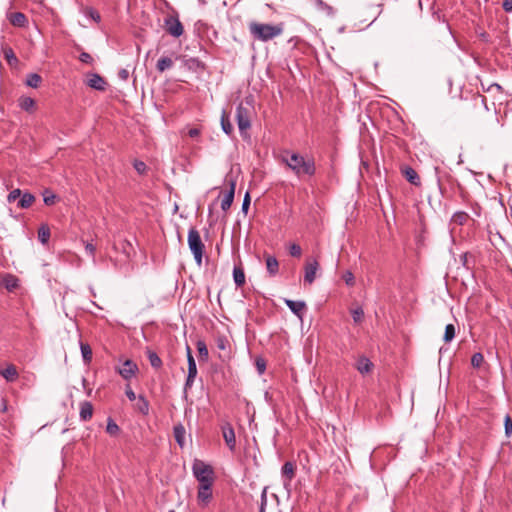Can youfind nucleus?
I'll return each mask as SVG.
<instances>
[{
	"label": "nucleus",
	"mask_w": 512,
	"mask_h": 512,
	"mask_svg": "<svg viewBox=\"0 0 512 512\" xmlns=\"http://www.w3.org/2000/svg\"><path fill=\"white\" fill-rule=\"evenodd\" d=\"M125 394L127 396V398L130 400V401H134L136 400L138 397H136V394L134 393V391L130 388V386H127L126 390H125Z\"/></svg>",
	"instance_id": "nucleus-53"
},
{
	"label": "nucleus",
	"mask_w": 512,
	"mask_h": 512,
	"mask_svg": "<svg viewBox=\"0 0 512 512\" xmlns=\"http://www.w3.org/2000/svg\"><path fill=\"white\" fill-rule=\"evenodd\" d=\"M197 350H198V353H199V356L203 359H207L208 358V349H207V346H206V343L202 340H199L197 342Z\"/></svg>",
	"instance_id": "nucleus-41"
},
{
	"label": "nucleus",
	"mask_w": 512,
	"mask_h": 512,
	"mask_svg": "<svg viewBox=\"0 0 512 512\" xmlns=\"http://www.w3.org/2000/svg\"><path fill=\"white\" fill-rule=\"evenodd\" d=\"M402 173L405 176L406 180L411 184L418 186L421 184L420 177L417 172L410 166H405L402 169Z\"/></svg>",
	"instance_id": "nucleus-16"
},
{
	"label": "nucleus",
	"mask_w": 512,
	"mask_h": 512,
	"mask_svg": "<svg viewBox=\"0 0 512 512\" xmlns=\"http://www.w3.org/2000/svg\"><path fill=\"white\" fill-rule=\"evenodd\" d=\"M504 432L507 438L512 436V419L509 415H506L504 419Z\"/></svg>",
	"instance_id": "nucleus-42"
},
{
	"label": "nucleus",
	"mask_w": 512,
	"mask_h": 512,
	"mask_svg": "<svg viewBox=\"0 0 512 512\" xmlns=\"http://www.w3.org/2000/svg\"><path fill=\"white\" fill-rule=\"evenodd\" d=\"M316 7L322 11H324L328 16L333 17L335 15V9L329 4L325 3L322 0H316Z\"/></svg>",
	"instance_id": "nucleus-36"
},
{
	"label": "nucleus",
	"mask_w": 512,
	"mask_h": 512,
	"mask_svg": "<svg viewBox=\"0 0 512 512\" xmlns=\"http://www.w3.org/2000/svg\"><path fill=\"white\" fill-rule=\"evenodd\" d=\"M234 193H235V183L231 182L230 189L228 190V192L225 194V196L223 197V199L221 201V209L223 211H226L231 207V205L233 203V199H234Z\"/></svg>",
	"instance_id": "nucleus-17"
},
{
	"label": "nucleus",
	"mask_w": 512,
	"mask_h": 512,
	"mask_svg": "<svg viewBox=\"0 0 512 512\" xmlns=\"http://www.w3.org/2000/svg\"><path fill=\"white\" fill-rule=\"evenodd\" d=\"M343 280L345 281L346 285L353 286L355 283V278L352 272L346 271L343 274Z\"/></svg>",
	"instance_id": "nucleus-48"
},
{
	"label": "nucleus",
	"mask_w": 512,
	"mask_h": 512,
	"mask_svg": "<svg viewBox=\"0 0 512 512\" xmlns=\"http://www.w3.org/2000/svg\"><path fill=\"white\" fill-rule=\"evenodd\" d=\"M85 249L90 255L94 254L95 247L91 243L86 244Z\"/></svg>",
	"instance_id": "nucleus-58"
},
{
	"label": "nucleus",
	"mask_w": 512,
	"mask_h": 512,
	"mask_svg": "<svg viewBox=\"0 0 512 512\" xmlns=\"http://www.w3.org/2000/svg\"><path fill=\"white\" fill-rule=\"evenodd\" d=\"M483 361L484 356L480 352L474 353L471 357V365L474 368H479L482 365Z\"/></svg>",
	"instance_id": "nucleus-40"
},
{
	"label": "nucleus",
	"mask_w": 512,
	"mask_h": 512,
	"mask_svg": "<svg viewBox=\"0 0 512 512\" xmlns=\"http://www.w3.org/2000/svg\"><path fill=\"white\" fill-rule=\"evenodd\" d=\"M285 304L293 314H295L298 318L302 319L303 311L306 308V303L304 301L286 299Z\"/></svg>",
	"instance_id": "nucleus-12"
},
{
	"label": "nucleus",
	"mask_w": 512,
	"mask_h": 512,
	"mask_svg": "<svg viewBox=\"0 0 512 512\" xmlns=\"http://www.w3.org/2000/svg\"><path fill=\"white\" fill-rule=\"evenodd\" d=\"M164 27L166 31L175 38L180 37L184 32L183 25L177 16H168L165 18Z\"/></svg>",
	"instance_id": "nucleus-7"
},
{
	"label": "nucleus",
	"mask_w": 512,
	"mask_h": 512,
	"mask_svg": "<svg viewBox=\"0 0 512 512\" xmlns=\"http://www.w3.org/2000/svg\"><path fill=\"white\" fill-rule=\"evenodd\" d=\"M267 506V487H264L260 497L259 512H265Z\"/></svg>",
	"instance_id": "nucleus-45"
},
{
	"label": "nucleus",
	"mask_w": 512,
	"mask_h": 512,
	"mask_svg": "<svg viewBox=\"0 0 512 512\" xmlns=\"http://www.w3.org/2000/svg\"><path fill=\"white\" fill-rule=\"evenodd\" d=\"M225 342H226L225 339L219 338L218 341H217L218 348L224 350L226 348Z\"/></svg>",
	"instance_id": "nucleus-59"
},
{
	"label": "nucleus",
	"mask_w": 512,
	"mask_h": 512,
	"mask_svg": "<svg viewBox=\"0 0 512 512\" xmlns=\"http://www.w3.org/2000/svg\"><path fill=\"white\" fill-rule=\"evenodd\" d=\"M213 484L198 485L197 503L201 508L207 507L213 499Z\"/></svg>",
	"instance_id": "nucleus-6"
},
{
	"label": "nucleus",
	"mask_w": 512,
	"mask_h": 512,
	"mask_svg": "<svg viewBox=\"0 0 512 512\" xmlns=\"http://www.w3.org/2000/svg\"><path fill=\"white\" fill-rule=\"evenodd\" d=\"M319 269L318 261L313 259H308L304 266V282L308 284H312L315 281L316 273Z\"/></svg>",
	"instance_id": "nucleus-8"
},
{
	"label": "nucleus",
	"mask_w": 512,
	"mask_h": 512,
	"mask_svg": "<svg viewBox=\"0 0 512 512\" xmlns=\"http://www.w3.org/2000/svg\"><path fill=\"white\" fill-rule=\"evenodd\" d=\"M118 77L119 79L123 80V81H126L128 80L129 78V72L127 69H121L119 72H118Z\"/></svg>",
	"instance_id": "nucleus-55"
},
{
	"label": "nucleus",
	"mask_w": 512,
	"mask_h": 512,
	"mask_svg": "<svg viewBox=\"0 0 512 512\" xmlns=\"http://www.w3.org/2000/svg\"><path fill=\"white\" fill-rule=\"evenodd\" d=\"M480 37H481L483 40L487 41L488 34H487V33H485V32H483V33H481V34H480Z\"/></svg>",
	"instance_id": "nucleus-60"
},
{
	"label": "nucleus",
	"mask_w": 512,
	"mask_h": 512,
	"mask_svg": "<svg viewBox=\"0 0 512 512\" xmlns=\"http://www.w3.org/2000/svg\"><path fill=\"white\" fill-rule=\"evenodd\" d=\"M195 377H190V374L187 375L186 382H185V389L191 387L193 385Z\"/></svg>",
	"instance_id": "nucleus-57"
},
{
	"label": "nucleus",
	"mask_w": 512,
	"mask_h": 512,
	"mask_svg": "<svg viewBox=\"0 0 512 512\" xmlns=\"http://www.w3.org/2000/svg\"><path fill=\"white\" fill-rule=\"evenodd\" d=\"M134 168L136 169V171H137L138 173L143 174V173L146 171L147 166H146V164H145L144 162H142V161H136V162L134 163Z\"/></svg>",
	"instance_id": "nucleus-51"
},
{
	"label": "nucleus",
	"mask_w": 512,
	"mask_h": 512,
	"mask_svg": "<svg viewBox=\"0 0 512 512\" xmlns=\"http://www.w3.org/2000/svg\"><path fill=\"white\" fill-rule=\"evenodd\" d=\"M50 238V228L43 224L38 229V239L42 244H47Z\"/></svg>",
	"instance_id": "nucleus-30"
},
{
	"label": "nucleus",
	"mask_w": 512,
	"mask_h": 512,
	"mask_svg": "<svg viewBox=\"0 0 512 512\" xmlns=\"http://www.w3.org/2000/svg\"><path fill=\"white\" fill-rule=\"evenodd\" d=\"M106 431L111 435H115L119 431V426L112 419H109L107 422Z\"/></svg>",
	"instance_id": "nucleus-47"
},
{
	"label": "nucleus",
	"mask_w": 512,
	"mask_h": 512,
	"mask_svg": "<svg viewBox=\"0 0 512 512\" xmlns=\"http://www.w3.org/2000/svg\"><path fill=\"white\" fill-rule=\"evenodd\" d=\"M250 202H251V198H250L249 193L247 192L244 196V199L242 202V207H241L242 212H244L245 214L247 213V211L250 207Z\"/></svg>",
	"instance_id": "nucleus-49"
},
{
	"label": "nucleus",
	"mask_w": 512,
	"mask_h": 512,
	"mask_svg": "<svg viewBox=\"0 0 512 512\" xmlns=\"http://www.w3.org/2000/svg\"><path fill=\"white\" fill-rule=\"evenodd\" d=\"M185 427L179 423L173 427V435L177 444L182 448L185 445Z\"/></svg>",
	"instance_id": "nucleus-19"
},
{
	"label": "nucleus",
	"mask_w": 512,
	"mask_h": 512,
	"mask_svg": "<svg viewBox=\"0 0 512 512\" xmlns=\"http://www.w3.org/2000/svg\"><path fill=\"white\" fill-rule=\"evenodd\" d=\"M2 283L4 287L10 292L14 291L19 286L18 278L15 275L9 273L3 276Z\"/></svg>",
	"instance_id": "nucleus-18"
},
{
	"label": "nucleus",
	"mask_w": 512,
	"mask_h": 512,
	"mask_svg": "<svg viewBox=\"0 0 512 512\" xmlns=\"http://www.w3.org/2000/svg\"><path fill=\"white\" fill-rule=\"evenodd\" d=\"M468 218H469V215L466 212L457 211L453 214L451 222L454 224H457L459 226H462L466 223Z\"/></svg>",
	"instance_id": "nucleus-32"
},
{
	"label": "nucleus",
	"mask_w": 512,
	"mask_h": 512,
	"mask_svg": "<svg viewBox=\"0 0 512 512\" xmlns=\"http://www.w3.org/2000/svg\"><path fill=\"white\" fill-rule=\"evenodd\" d=\"M456 335L455 326L453 324H447L445 327V332L443 336V340L445 342H451Z\"/></svg>",
	"instance_id": "nucleus-37"
},
{
	"label": "nucleus",
	"mask_w": 512,
	"mask_h": 512,
	"mask_svg": "<svg viewBox=\"0 0 512 512\" xmlns=\"http://www.w3.org/2000/svg\"><path fill=\"white\" fill-rule=\"evenodd\" d=\"M88 85L98 91L105 90L106 82L99 74H91L88 78Z\"/></svg>",
	"instance_id": "nucleus-15"
},
{
	"label": "nucleus",
	"mask_w": 512,
	"mask_h": 512,
	"mask_svg": "<svg viewBox=\"0 0 512 512\" xmlns=\"http://www.w3.org/2000/svg\"><path fill=\"white\" fill-rule=\"evenodd\" d=\"M19 106L25 111H32L35 107V101L31 97L22 96L19 98Z\"/></svg>",
	"instance_id": "nucleus-28"
},
{
	"label": "nucleus",
	"mask_w": 512,
	"mask_h": 512,
	"mask_svg": "<svg viewBox=\"0 0 512 512\" xmlns=\"http://www.w3.org/2000/svg\"><path fill=\"white\" fill-rule=\"evenodd\" d=\"M222 432L226 445L231 451H233L236 447V438L233 427L230 424H226L222 427Z\"/></svg>",
	"instance_id": "nucleus-11"
},
{
	"label": "nucleus",
	"mask_w": 512,
	"mask_h": 512,
	"mask_svg": "<svg viewBox=\"0 0 512 512\" xmlns=\"http://www.w3.org/2000/svg\"><path fill=\"white\" fill-rule=\"evenodd\" d=\"M233 280L237 287L245 284V273L240 265H235L233 268Z\"/></svg>",
	"instance_id": "nucleus-22"
},
{
	"label": "nucleus",
	"mask_w": 512,
	"mask_h": 512,
	"mask_svg": "<svg viewBox=\"0 0 512 512\" xmlns=\"http://www.w3.org/2000/svg\"><path fill=\"white\" fill-rule=\"evenodd\" d=\"M192 473L196 480L199 482V485L214 483L213 468L202 460H194L192 464Z\"/></svg>",
	"instance_id": "nucleus-3"
},
{
	"label": "nucleus",
	"mask_w": 512,
	"mask_h": 512,
	"mask_svg": "<svg viewBox=\"0 0 512 512\" xmlns=\"http://www.w3.org/2000/svg\"><path fill=\"white\" fill-rule=\"evenodd\" d=\"M266 268L269 276L274 277L277 275L279 271V262L274 256H267L266 259Z\"/></svg>",
	"instance_id": "nucleus-20"
},
{
	"label": "nucleus",
	"mask_w": 512,
	"mask_h": 512,
	"mask_svg": "<svg viewBox=\"0 0 512 512\" xmlns=\"http://www.w3.org/2000/svg\"><path fill=\"white\" fill-rule=\"evenodd\" d=\"M42 82V78L39 74L37 73H30L27 75V78H26V85L31 87V88H38L39 85L41 84Z\"/></svg>",
	"instance_id": "nucleus-31"
},
{
	"label": "nucleus",
	"mask_w": 512,
	"mask_h": 512,
	"mask_svg": "<svg viewBox=\"0 0 512 512\" xmlns=\"http://www.w3.org/2000/svg\"><path fill=\"white\" fill-rule=\"evenodd\" d=\"M282 161L299 179L303 176L312 177L316 173V165L312 157H304L297 152L285 151Z\"/></svg>",
	"instance_id": "nucleus-1"
},
{
	"label": "nucleus",
	"mask_w": 512,
	"mask_h": 512,
	"mask_svg": "<svg viewBox=\"0 0 512 512\" xmlns=\"http://www.w3.org/2000/svg\"><path fill=\"white\" fill-rule=\"evenodd\" d=\"M221 127L225 134H227V135L232 134L233 126H232L228 116L226 115L225 111H223L222 116H221Z\"/></svg>",
	"instance_id": "nucleus-34"
},
{
	"label": "nucleus",
	"mask_w": 512,
	"mask_h": 512,
	"mask_svg": "<svg viewBox=\"0 0 512 512\" xmlns=\"http://www.w3.org/2000/svg\"><path fill=\"white\" fill-rule=\"evenodd\" d=\"M0 374L9 382H13L18 377L17 369L14 365H8L0 371Z\"/></svg>",
	"instance_id": "nucleus-25"
},
{
	"label": "nucleus",
	"mask_w": 512,
	"mask_h": 512,
	"mask_svg": "<svg viewBox=\"0 0 512 512\" xmlns=\"http://www.w3.org/2000/svg\"><path fill=\"white\" fill-rule=\"evenodd\" d=\"M188 246L194 256L195 262L200 266L205 251V245L201 239L200 233L194 227L188 231Z\"/></svg>",
	"instance_id": "nucleus-4"
},
{
	"label": "nucleus",
	"mask_w": 512,
	"mask_h": 512,
	"mask_svg": "<svg viewBox=\"0 0 512 512\" xmlns=\"http://www.w3.org/2000/svg\"><path fill=\"white\" fill-rule=\"evenodd\" d=\"M256 368L259 374H263L266 369V363L265 360L262 358H258L256 360Z\"/></svg>",
	"instance_id": "nucleus-50"
},
{
	"label": "nucleus",
	"mask_w": 512,
	"mask_h": 512,
	"mask_svg": "<svg viewBox=\"0 0 512 512\" xmlns=\"http://www.w3.org/2000/svg\"><path fill=\"white\" fill-rule=\"evenodd\" d=\"M2 52L5 60L10 66H16L18 64V58L14 53V50L10 46H3Z\"/></svg>",
	"instance_id": "nucleus-23"
},
{
	"label": "nucleus",
	"mask_w": 512,
	"mask_h": 512,
	"mask_svg": "<svg viewBox=\"0 0 512 512\" xmlns=\"http://www.w3.org/2000/svg\"><path fill=\"white\" fill-rule=\"evenodd\" d=\"M7 19L14 27L24 28L28 25V18L22 12L7 13Z\"/></svg>",
	"instance_id": "nucleus-10"
},
{
	"label": "nucleus",
	"mask_w": 512,
	"mask_h": 512,
	"mask_svg": "<svg viewBox=\"0 0 512 512\" xmlns=\"http://www.w3.org/2000/svg\"><path fill=\"white\" fill-rule=\"evenodd\" d=\"M282 477L285 479L284 484L290 483L295 476V465L291 461H287L283 464L281 469Z\"/></svg>",
	"instance_id": "nucleus-14"
},
{
	"label": "nucleus",
	"mask_w": 512,
	"mask_h": 512,
	"mask_svg": "<svg viewBox=\"0 0 512 512\" xmlns=\"http://www.w3.org/2000/svg\"><path fill=\"white\" fill-rule=\"evenodd\" d=\"M138 371V366L132 360L124 361L123 365L119 368V374L125 379H131Z\"/></svg>",
	"instance_id": "nucleus-9"
},
{
	"label": "nucleus",
	"mask_w": 512,
	"mask_h": 512,
	"mask_svg": "<svg viewBox=\"0 0 512 512\" xmlns=\"http://www.w3.org/2000/svg\"><path fill=\"white\" fill-rule=\"evenodd\" d=\"M187 352V362H188V374H190V377H196L197 375V366L195 359L192 355L191 348L189 346L186 347Z\"/></svg>",
	"instance_id": "nucleus-26"
},
{
	"label": "nucleus",
	"mask_w": 512,
	"mask_h": 512,
	"mask_svg": "<svg viewBox=\"0 0 512 512\" xmlns=\"http://www.w3.org/2000/svg\"><path fill=\"white\" fill-rule=\"evenodd\" d=\"M373 363L367 357H360L357 361L356 368L361 374H366L371 371Z\"/></svg>",
	"instance_id": "nucleus-24"
},
{
	"label": "nucleus",
	"mask_w": 512,
	"mask_h": 512,
	"mask_svg": "<svg viewBox=\"0 0 512 512\" xmlns=\"http://www.w3.org/2000/svg\"><path fill=\"white\" fill-rule=\"evenodd\" d=\"M147 356H148L150 365L153 368L159 369L162 366V360H161V358L158 356V354L156 352L149 350L147 352Z\"/></svg>",
	"instance_id": "nucleus-35"
},
{
	"label": "nucleus",
	"mask_w": 512,
	"mask_h": 512,
	"mask_svg": "<svg viewBox=\"0 0 512 512\" xmlns=\"http://www.w3.org/2000/svg\"><path fill=\"white\" fill-rule=\"evenodd\" d=\"M136 409L144 415L149 412V403L143 395H139L137 398Z\"/></svg>",
	"instance_id": "nucleus-33"
},
{
	"label": "nucleus",
	"mask_w": 512,
	"mask_h": 512,
	"mask_svg": "<svg viewBox=\"0 0 512 512\" xmlns=\"http://www.w3.org/2000/svg\"><path fill=\"white\" fill-rule=\"evenodd\" d=\"M84 14H85V16L90 17L92 20H94L97 23L100 22V20H101V16H100L99 12L97 10H95L94 8H91V7L85 8Z\"/></svg>",
	"instance_id": "nucleus-39"
},
{
	"label": "nucleus",
	"mask_w": 512,
	"mask_h": 512,
	"mask_svg": "<svg viewBox=\"0 0 512 512\" xmlns=\"http://www.w3.org/2000/svg\"><path fill=\"white\" fill-rule=\"evenodd\" d=\"M289 254L292 257L299 258L302 255V248H301V246L296 244V243L290 244L289 245Z\"/></svg>",
	"instance_id": "nucleus-44"
},
{
	"label": "nucleus",
	"mask_w": 512,
	"mask_h": 512,
	"mask_svg": "<svg viewBox=\"0 0 512 512\" xmlns=\"http://www.w3.org/2000/svg\"><path fill=\"white\" fill-rule=\"evenodd\" d=\"M236 121L240 134L243 135L251 126L250 111L240 103L236 107Z\"/></svg>",
	"instance_id": "nucleus-5"
},
{
	"label": "nucleus",
	"mask_w": 512,
	"mask_h": 512,
	"mask_svg": "<svg viewBox=\"0 0 512 512\" xmlns=\"http://www.w3.org/2000/svg\"><path fill=\"white\" fill-rule=\"evenodd\" d=\"M502 8L505 12H512V0H504L502 3Z\"/></svg>",
	"instance_id": "nucleus-54"
},
{
	"label": "nucleus",
	"mask_w": 512,
	"mask_h": 512,
	"mask_svg": "<svg viewBox=\"0 0 512 512\" xmlns=\"http://www.w3.org/2000/svg\"><path fill=\"white\" fill-rule=\"evenodd\" d=\"M173 64V60L170 57H162L157 61L156 68L162 73L172 68Z\"/></svg>",
	"instance_id": "nucleus-29"
},
{
	"label": "nucleus",
	"mask_w": 512,
	"mask_h": 512,
	"mask_svg": "<svg viewBox=\"0 0 512 512\" xmlns=\"http://www.w3.org/2000/svg\"><path fill=\"white\" fill-rule=\"evenodd\" d=\"M72 324L75 328V334H76V337L77 338H80V335L78 334V331H77V327H76V324L72 321ZM78 343H79V346H80V350H81V354H82V358L84 360V362L87 364L91 361L92 359V350H91V347L89 344L87 343H84L81 341V339H78Z\"/></svg>",
	"instance_id": "nucleus-13"
},
{
	"label": "nucleus",
	"mask_w": 512,
	"mask_h": 512,
	"mask_svg": "<svg viewBox=\"0 0 512 512\" xmlns=\"http://www.w3.org/2000/svg\"><path fill=\"white\" fill-rule=\"evenodd\" d=\"M283 32V28L281 25H272V24H258L254 23L251 25V33L257 39L261 41H269Z\"/></svg>",
	"instance_id": "nucleus-2"
},
{
	"label": "nucleus",
	"mask_w": 512,
	"mask_h": 512,
	"mask_svg": "<svg viewBox=\"0 0 512 512\" xmlns=\"http://www.w3.org/2000/svg\"><path fill=\"white\" fill-rule=\"evenodd\" d=\"M21 194H22V191H21L19 188H16V189H14V190L10 191V193H9V194H8V196H7V201H8L9 203H12V202H14V201H17V200H19V199H20Z\"/></svg>",
	"instance_id": "nucleus-46"
},
{
	"label": "nucleus",
	"mask_w": 512,
	"mask_h": 512,
	"mask_svg": "<svg viewBox=\"0 0 512 512\" xmlns=\"http://www.w3.org/2000/svg\"><path fill=\"white\" fill-rule=\"evenodd\" d=\"M351 315L355 323H359L362 321L364 317V311L361 307H357L351 310Z\"/></svg>",
	"instance_id": "nucleus-43"
},
{
	"label": "nucleus",
	"mask_w": 512,
	"mask_h": 512,
	"mask_svg": "<svg viewBox=\"0 0 512 512\" xmlns=\"http://www.w3.org/2000/svg\"><path fill=\"white\" fill-rule=\"evenodd\" d=\"M188 135L191 138H196V137H198L200 135V130L198 128H191L188 131Z\"/></svg>",
	"instance_id": "nucleus-56"
},
{
	"label": "nucleus",
	"mask_w": 512,
	"mask_h": 512,
	"mask_svg": "<svg viewBox=\"0 0 512 512\" xmlns=\"http://www.w3.org/2000/svg\"><path fill=\"white\" fill-rule=\"evenodd\" d=\"M34 201L35 197L33 194L24 192L21 194V197L17 202V207L21 209H27L33 204Z\"/></svg>",
	"instance_id": "nucleus-21"
},
{
	"label": "nucleus",
	"mask_w": 512,
	"mask_h": 512,
	"mask_svg": "<svg viewBox=\"0 0 512 512\" xmlns=\"http://www.w3.org/2000/svg\"><path fill=\"white\" fill-rule=\"evenodd\" d=\"M79 59H80L81 62L87 63V64L91 63L92 60H93L92 56L89 53H86V52L81 53Z\"/></svg>",
	"instance_id": "nucleus-52"
},
{
	"label": "nucleus",
	"mask_w": 512,
	"mask_h": 512,
	"mask_svg": "<svg viewBox=\"0 0 512 512\" xmlns=\"http://www.w3.org/2000/svg\"><path fill=\"white\" fill-rule=\"evenodd\" d=\"M43 196H44V203L46 205H53L55 203V200L57 198L56 194H54L51 190L49 189H45L43 191Z\"/></svg>",
	"instance_id": "nucleus-38"
},
{
	"label": "nucleus",
	"mask_w": 512,
	"mask_h": 512,
	"mask_svg": "<svg viewBox=\"0 0 512 512\" xmlns=\"http://www.w3.org/2000/svg\"><path fill=\"white\" fill-rule=\"evenodd\" d=\"M93 407L92 404L88 401H84L80 406V418L83 421H87L92 417Z\"/></svg>",
	"instance_id": "nucleus-27"
}]
</instances>
